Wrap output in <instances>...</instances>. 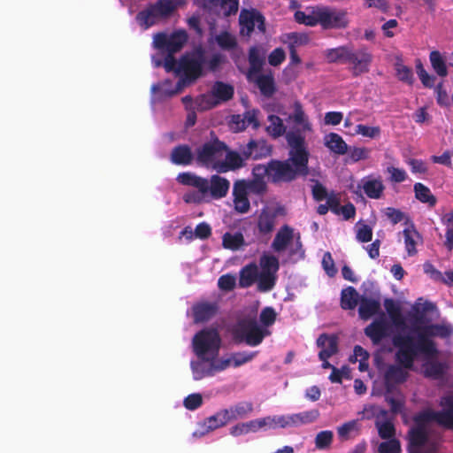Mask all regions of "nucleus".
<instances>
[{
  "label": "nucleus",
  "mask_w": 453,
  "mask_h": 453,
  "mask_svg": "<svg viewBox=\"0 0 453 453\" xmlns=\"http://www.w3.org/2000/svg\"><path fill=\"white\" fill-rule=\"evenodd\" d=\"M311 189L313 197L316 200H326L331 207L334 206L337 197L333 194H328L325 187H323L320 183L315 181L311 187Z\"/></svg>",
  "instance_id": "43"
},
{
  "label": "nucleus",
  "mask_w": 453,
  "mask_h": 453,
  "mask_svg": "<svg viewBox=\"0 0 453 453\" xmlns=\"http://www.w3.org/2000/svg\"><path fill=\"white\" fill-rule=\"evenodd\" d=\"M375 424L381 438H391L394 435L395 429L391 421L388 418V414L385 418H378V420L375 421Z\"/></svg>",
  "instance_id": "48"
},
{
  "label": "nucleus",
  "mask_w": 453,
  "mask_h": 453,
  "mask_svg": "<svg viewBox=\"0 0 453 453\" xmlns=\"http://www.w3.org/2000/svg\"><path fill=\"white\" fill-rule=\"evenodd\" d=\"M285 214L284 208L276 203H267L263 207L257 217V228L262 234L271 233L277 219Z\"/></svg>",
  "instance_id": "13"
},
{
  "label": "nucleus",
  "mask_w": 453,
  "mask_h": 453,
  "mask_svg": "<svg viewBox=\"0 0 453 453\" xmlns=\"http://www.w3.org/2000/svg\"><path fill=\"white\" fill-rule=\"evenodd\" d=\"M216 42L221 48L226 50H230L236 45L234 36L226 32L216 36Z\"/></svg>",
  "instance_id": "60"
},
{
  "label": "nucleus",
  "mask_w": 453,
  "mask_h": 453,
  "mask_svg": "<svg viewBox=\"0 0 453 453\" xmlns=\"http://www.w3.org/2000/svg\"><path fill=\"white\" fill-rule=\"evenodd\" d=\"M402 236L408 256H415L418 253L417 247L421 245L423 242L421 234L412 224L406 223Z\"/></svg>",
  "instance_id": "22"
},
{
  "label": "nucleus",
  "mask_w": 453,
  "mask_h": 453,
  "mask_svg": "<svg viewBox=\"0 0 453 453\" xmlns=\"http://www.w3.org/2000/svg\"><path fill=\"white\" fill-rule=\"evenodd\" d=\"M255 422L257 432L261 430H271L279 428L278 415L256 418Z\"/></svg>",
  "instance_id": "53"
},
{
  "label": "nucleus",
  "mask_w": 453,
  "mask_h": 453,
  "mask_svg": "<svg viewBox=\"0 0 453 453\" xmlns=\"http://www.w3.org/2000/svg\"><path fill=\"white\" fill-rule=\"evenodd\" d=\"M249 60L250 68L248 73V78L251 80L256 73H258L264 64L265 51L257 47L250 49Z\"/></svg>",
  "instance_id": "34"
},
{
  "label": "nucleus",
  "mask_w": 453,
  "mask_h": 453,
  "mask_svg": "<svg viewBox=\"0 0 453 453\" xmlns=\"http://www.w3.org/2000/svg\"><path fill=\"white\" fill-rule=\"evenodd\" d=\"M222 344L218 330L205 328L195 334L192 345L196 361L191 362L193 378L196 380L214 375V364L220 359L219 349Z\"/></svg>",
  "instance_id": "4"
},
{
  "label": "nucleus",
  "mask_w": 453,
  "mask_h": 453,
  "mask_svg": "<svg viewBox=\"0 0 453 453\" xmlns=\"http://www.w3.org/2000/svg\"><path fill=\"white\" fill-rule=\"evenodd\" d=\"M429 58L433 69L439 76L444 77L448 74L446 62L439 51H432Z\"/></svg>",
  "instance_id": "44"
},
{
  "label": "nucleus",
  "mask_w": 453,
  "mask_h": 453,
  "mask_svg": "<svg viewBox=\"0 0 453 453\" xmlns=\"http://www.w3.org/2000/svg\"><path fill=\"white\" fill-rule=\"evenodd\" d=\"M275 319L276 312L274 310L266 307L260 313L261 325H258L255 320L242 321L234 329V335L250 346H257L265 336L271 334L268 327L274 323Z\"/></svg>",
  "instance_id": "8"
},
{
  "label": "nucleus",
  "mask_w": 453,
  "mask_h": 453,
  "mask_svg": "<svg viewBox=\"0 0 453 453\" xmlns=\"http://www.w3.org/2000/svg\"><path fill=\"white\" fill-rule=\"evenodd\" d=\"M355 233L357 241L361 242H368L372 237V227L364 222H357L355 226Z\"/></svg>",
  "instance_id": "50"
},
{
  "label": "nucleus",
  "mask_w": 453,
  "mask_h": 453,
  "mask_svg": "<svg viewBox=\"0 0 453 453\" xmlns=\"http://www.w3.org/2000/svg\"><path fill=\"white\" fill-rule=\"evenodd\" d=\"M228 422L223 410L219 411L214 415L206 418L198 429L193 433V436L201 437L219 427L226 426Z\"/></svg>",
  "instance_id": "21"
},
{
  "label": "nucleus",
  "mask_w": 453,
  "mask_h": 453,
  "mask_svg": "<svg viewBox=\"0 0 453 453\" xmlns=\"http://www.w3.org/2000/svg\"><path fill=\"white\" fill-rule=\"evenodd\" d=\"M281 41L288 44L290 50H295V47L305 44L308 37L303 34L289 33L282 35Z\"/></svg>",
  "instance_id": "49"
},
{
  "label": "nucleus",
  "mask_w": 453,
  "mask_h": 453,
  "mask_svg": "<svg viewBox=\"0 0 453 453\" xmlns=\"http://www.w3.org/2000/svg\"><path fill=\"white\" fill-rule=\"evenodd\" d=\"M222 149L223 143L219 141L205 143L196 150V160L202 165L218 171L215 157L218 156L217 152H219Z\"/></svg>",
  "instance_id": "16"
},
{
  "label": "nucleus",
  "mask_w": 453,
  "mask_h": 453,
  "mask_svg": "<svg viewBox=\"0 0 453 453\" xmlns=\"http://www.w3.org/2000/svg\"><path fill=\"white\" fill-rule=\"evenodd\" d=\"M250 81H256L259 89L265 96H270L274 91L273 78L271 74L258 75L256 73Z\"/></svg>",
  "instance_id": "41"
},
{
  "label": "nucleus",
  "mask_w": 453,
  "mask_h": 453,
  "mask_svg": "<svg viewBox=\"0 0 453 453\" xmlns=\"http://www.w3.org/2000/svg\"><path fill=\"white\" fill-rule=\"evenodd\" d=\"M241 33L243 35H250L256 28L260 32L265 30L264 19L255 10H242L240 14Z\"/></svg>",
  "instance_id": "15"
},
{
  "label": "nucleus",
  "mask_w": 453,
  "mask_h": 453,
  "mask_svg": "<svg viewBox=\"0 0 453 453\" xmlns=\"http://www.w3.org/2000/svg\"><path fill=\"white\" fill-rule=\"evenodd\" d=\"M257 114V111L253 110L245 112L243 116H233L230 122L231 129L234 130V132H240L244 130L248 127L257 128L259 126Z\"/></svg>",
  "instance_id": "26"
},
{
  "label": "nucleus",
  "mask_w": 453,
  "mask_h": 453,
  "mask_svg": "<svg viewBox=\"0 0 453 453\" xmlns=\"http://www.w3.org/2000/svg\"><path fill=\"white\" fill-rule=\"evenodd\" d=\"M368 358L369 354L361 346H356L354 348L353 355L349 357L350 363L358 362V369L360 372H365L368 370Z\"/></svg>",
  "instance_id": "42"
},
{
  "label": "nucleus",
  "mask_w": 453,
  "mask_h": 453,
  "mask_svg": "<svg viewBox=\"0 0 453 453\" xmlns=\"http://www.w3.org/2000/svg\"><path fill=\"white\" fill-rule=\"evenodd\" d=\"M380 453H400L401 446L397 440L390 439L381 442L379 446Z\"/></svg>",
  "instance_id": "59"
},
{
  "label": "nucleus",
  "mask_w": 453,
  "mask_h": 453,
  "mask_svg": "<svg viewBox=\"0 0 453 453\" xmlns=\"http://www.w3.org/2000/svg\"><path fill=\"white\" fill-rule=\"evenodd\" d=\"M393 323L397 330L393 343L397 348L396 359L400 365H390L384 376L388 390L406 379L407 371L414 360L421 363L422 372L426 377L440 378L447 368L434 342L435 337H446L452 328L446 324L434 323L427 314H418L413 325L415 338L407 334V326L401 316H394Z\"/></svg>",
  "instance_id": "1"
},
{
  "label": "nucleus",
  "mask_w": 453,
  "mask_h": 453,
  "mask_svg": "<svg viewBox=\"0 0 453 453\" xmlns=\"http://www.w3.org/2000/svg\"><path fill=\"white\" fill-rule=\"evenodd\" d=\"M318 346L321 349L319 353L320 360H325L337 352V337L335 335L322 334L317 340Z\"/></svg>",
  "instance_id": "31"
},
{
  "label": "nucleus",
  "mask_w": 453,
  "mask_h": 453,
  "mask_svg": "<svg viewBox=\"0 0 453 453\" xmlns=\"http://www.w3.org/2000/svg\"><path fill=\"white\" fill-rule=\"evenodd\" d=\"M323 144L330 152L336 155H344L348 152V144L342 137L336 133H329L324 135Z\"/></svg>",
  "instance_id": "30"
},
{
  "label": "nucleus",
  "mask_w": 453,
  "mask_h": 453,
  "mask_svg": "<svg viewBox=\"0 0 453 453\" xmlns=\"http://www.w3.org/2000/svg\"><path fill=\"white\" fill-rule=\"evenodd\" d=\"M326 58L330 62H348L350 56V50L348 47H339L326 50Z\"/></svg>",
  "instance_id": "46"
},
{
  "label": "nucleus",
  "mask_w": 453,
  "mask_h": 453,
  "mask_svg": "<svg viewBox=\"0 0 453 453\" xmlns=\"http://www.w3.org/2000/svg\"><path fill=\"white\" fill-rule=\"evenodd\" d=\"M380 127L378 126H366L358 124L354 127V132L350 133L351 135H361L365 138L376 139L380 136Z\"/></svg>",
  "instance_id": "40"
},
{
  "label": "nucleus",
  "mask_w": 453,
  "mask_h": 453,
  "mask_svg": "<svg viewBox=\"0 0 453 453\" xmlns=\"http://www.w3.org/2000/svg\"><path fill=\"white\" fill-rule=\"evenodd\" d=\"M171 158L173 163L176 165H188L193 156L187 146H180L173 150Z\"/></svg>",
  "instance_id": "39"
},
{
  "label": "nucleus",
  "mask_w": 453,
  "mask_h": 453,
  "mask_svg": "<svg viewBox=\"0 0 453 453\" xmlns=\"http://www.w3.org/2000/svg\"><path fill=\"white\" fill-rule=\"evenodd\" d=\"M321 6H309L297 10L294 13L295 20L299 24L314 27L320 23Z\"/></svg>",
  "instance_id": "25"
},
{
  "label": "nucleus",
  "mask_w": 453,
  "mask_h": 453,
  "mask_svg": "<svg viewBox=\"0 0 453 453\" xmlns=\"http://www.w3.org/2000/svg\"><path fill=\"white\" fill-rule=\"evenodd\" d=\"M275 113L285 115L283 110L280 106H277L276 109L273 110V112L269 113L267 117V125H266V132L273 136V138L280 137L286 133V126L283 123V120L277 116Z\"/></svg>",
  "instance_id": "27"
},
{
  "label": "nucleus",
  "mask_w": 453,
  "mask_h": 453,
  "mask_svg": "<svg viewBox=\"0 0 453 453\" xmlns=\"http://www.w3.org/2000/svg\"><path fill=\"white\" fill-rule=\"evenodd\" d=\"M319 417L317 411L288 415H278L279 428H288L313 422Z\"/></svg>",
  "instance_id": "20"
},
{
  "label": "nucleus",
  "mask_w": 453,
  "mask_h": 453,
  "mask_svg": "<svg viewBox=\"0 0 453 453\" xmlns=\"http://www.w3.org/2000/svg\"><path fill=\"white\" fill-rule=\"evenodd\" d=\"M349 24V12L344 9L321 6L319 25L326 29H344Z\"/></svg>",
  "instance_id": "12"
},
{
  "label": "nucleus",
  "mask_w": 453,
  "mask_h": 453,
  "mask_svg": "<svg viewBox=\"0 0 453 453\" xmlns=\"http://www.w3.org/2000/svg\"><path fill=\"white\" fill-rule=\"evenodd\" d=\"M183 403L188 410H196L202 405L203 396L200 394H191L184 399Z\"/></svg>",
  "instance_id": "63"
},
{
  "label": "nucleus",
  "mask_w": 453,
  "mask_h": 453,
  "mask_svg": "<svg viewBox=\"0 0 453 453\" xmlns=\"http://www.w3.org/2000/svg\"><path fill=\"white\" fill-rule=\"evenodd\" d=\"M256 356L255 352H237L220 357L219 363L214 364V374L229 367H238L250 361Z\"/></svg>",
  "instance_id": "18"
},
{
  "label": "nucleus",
  "mask_w": 453,
  "mask_h": 453,
  "mask_svg": "<svg viewBox=\"0 0 453 453\" xmlns=\"http://www.w3.org/2000/svg\"><path fill=\"white\" fill-rule=\"evenodd\" d=\"M287 142L290 147L288 161H272L270 163L269 179L273 181L290 180L298 173H307L309 152L304 137L294 133L287 134Z\"/></svg>",
  "instance_id": "5"
},
{
  "label": "nucleus",
  "mask_w": 453,
  "mask_h": 453,
  "mask_svg": "<svg viewBox=\"0 0 453 453\" xmlns=\"http://www.w3.org/2000/svg\"><path fill=\"white\" fill-rule=\"evenodd\" d=\"M185 0H159L150 5L137 15V21L144 29L154 25L159 19L170 15L177 8L182 6Z\"/></svg>",
  "instance_id": "9"
},
{
  "label": "nucleus",
  "mask_w": 453,
  "mask_h": 453,
  "mask_svg": "<svg viewBox=\"0 0 453 453\" xmlns=\"http://www.w3.org/2000/svg\"><path fill=\"white\" fill-rule=\"evenodd\" d=\"M182 102L186 109L189 111L187 118V123L188 126H193L196 122L195 111H199L196 108V100H193L190 96H185L182 98Z\"/></svg>",
  "instance_id": "57"
},
{
  "label": "nucleus",
  "mask_w": 453,
  "mask_h": 453,
  "mask_svg": "<svg viewBox=\"0 0 453 453\" xmlns=\"http://www.w3.org/2000/svg\"><path fill=\"white\" fill-rule=\"evenodd\" d=\"M414 192L416 198L421 203L434 206L436 203V198L433 196L430 189L422 183L414 185Z\"/></svg>",
  "instance_id": "38"
},
{
  "label": "nucleus",
  "mask_w": 453,
  "mask_h": 453,
  "mask_svg": "<svg viewBox=\"0 0 453 453\" xmlns=\"http://www.w3.org/2000/svg\"><path fill=\"white\" fill-rule=\"evenodd\" d=\"M223 245L226 249L238 250L244 245V238L241 233H226L223 236Z\"/></svg>",
  "instance_id": "45"
},
{
  "label": "nucleus",
  "mask_w": 453,
  "mask_h": 453,
  "mask_svg": "<svg viewBox=\"0 0 453 453\" xmlns=\"http://www.w3.org/2000/svg\"><path fill=\"white\" fill-rule=\"evenodd\" d=\"M239 1L238 0H221L220 4H211V8H219V14L222 13L224 16H228L235 13L238 10Z\"/></svg>",
  "instance_id": "52"
},
{
  "label": "nucleus",
  "mask_w": 453,
  "mask_h": 453,
  "mask_svg": "<svg viewBox=\"0 0 453 453\" xmlns=\"http://www.w3.org/2000/svg\"><path fill=\"white\" fill-rule=\"evenodd\" d=\"M434 92L436 95V102L440 106L445 108H449L451 106V97L448 96V93L444 89L442 83H439L434 88Z\"/></svg>",
  "instance_id": "56"
},
{
  "label": "nucleus",
  "mask_w": 453,
  "mask_h": 453,
  "mask_svg": "<svg viewBox=\"0 0 453 453\" xmlns=\"http://www.w3.org/2000/svg\"><path fill=\"white\" fill-rule=\"evenodd\" d=\"M272 147L265 140L250 141L242 150L245 158L259 159L270 156Z\"/></svg>",
  "instance_id": "24"
},
{
  "label": "nucleus",
  "mask_w": 453,
  "mask_h": 453,
  "mask_svg": "<svg viewBox=\"0 0 453 453\" xmlns=\"http://www.w3.org/2000/svg\"><path fill=\"white\" fill-rule=\"evenodd\" d=\"M288 120L294 123L295 127L297 129V132L289 131L288 133L303 136L300 132H310L312 129L311 124L299 104L295 105L293 113L288 116Z\"/></svg>",
  "instance_id": "29"
},
{
  "label": "nucleus",
  "mask_w": 453,
  "mask_h": 453,
  "mask_svg": "<svg viewBox=\"0 0 453 453\" xmlns=\"http://www.w3.org/2000/svg\"><path fill=\"white\" fill-rule=\"evenodd\" d=\"M387 411L376 405H366L362 411V418L366 419L385 418Z\"/></svg>",
  "instance_id": "54"
},
{
  "label": "nucleus",
  "mask_w": 453,
  "mask_h": 453,
  "mask_svg": "<svg viewBox=\"0 0 453 453\" xmlns=\"http://www.w3.org/2000/svg\"><path fill=\"white\" fill-rule=\"evenodd\" d=\"M443 411L426 410L415 418V424L409 432L411 453H432L439 443L434 425L453 429V395L442 398Z\"/></svg>",
  "instance_id": "3"
},
{
  "label": "nucleus",
  "mask_w": 453,
  "mask_h": 453,
  "mask_svg": "<svg viewBox=\"0 0 453 453\" xmlns=\"http://www.w3.org/2000/svg\"><path fill=\"white\" fill-rule=\"evenodd\" d=\"M177 180L196 189L184 194L183 200L188 203H200L222 198L226 196L230 188V182L219 175L204 179L191 173H182L177 176Z\"/></svg>",
  "instance_id": "6"
},
{
  "label": "nucleus",
  "mask_w": 453,
  "mask_h": 453,
  "mask_svg": "<svg viewBox=\"0 0 453 453\" xmlns=\"http://www.w3.org/2000/svg\"><path fill=\"white\" fill-rule=\"evenodd\" d=\"M301 247L299 234L288 226H282L278 231L272 243V248L275 251H288L289 255L302 256Z\"/></svg>",
  "instance_id": "11"
},
{
  "label": "nucleus",
  "mask_w": 453,
  "mask_h": 453,
  "mask_svg": "<svg viewBox=\"0 0 453 453\" xmlns=\"http://www.w3.org/2000/svg\"><path fill=\"white\" fill-rule=\"evenodd\" d=\"M257 432V430L255 419L248 422L238 423L230 429V434L235 437Z\"/></svg>",
  "instance_id": "47"
},
{
  "label": "nucleus",
  "mask_w": 453,
  "mask_h": 453,
  "mask_svg": "<svg viewBox=\"0 0 453 453\" xmlns=\"http://www.w3.org/2000/svg\"><path fill=\"white\" fill-rule=\"evenodd\" d=\"M358 430V423L352 420L338 427V434L341 438L346 439L351 433Z\"/></svg>",
  "instance_id": "64"
},
{
  "label": "nucleus",
  "mask_w": 453,
  "mask_h": 453,
  "mask_svg": "<svg viewBox=\"0 0 453 453\" xmlns=\"http://www.w3.org/2000/svg\"><path fill=\"white\" fill-rule=\"evenodd\" d=\"M333 440V433L331 431L319 432L315 438L316 447L324 449L331 444Z\"/></svg>",
  "instance_id": "58"
},
{
  "label": "nucleus",
  "mask_w": 453,
  "mask_h": 453,
  "mask_svg": "<svg viewBox=\"0 0 453 453\" xmlns=\"http://www.w3.org/2000/svg\"><path fill=\"white\" fill-rule=\"evenodd\" d=\"M349 151V159L351 162H358L361 160H366L370 157V150L365 147H353Z\"/></svg>",
  "instance_id": "55"
},
{
  "label": "nucleus",
  "mask_w": 453,
  "mask_h": 453,
  "mask_svg": "<svg viewBox=\"0 0 453 453\" xmlns=\"http://www.w3.org/2000/svg\"><path fill=\"white\" fill-rule=\"evenodd\" d=\"M234 209L240 213H245L250 210V201L248 198L247 181L239 180L234 183L233 188Z\"/></svg>",
  "instance_id": "23"
},
{
  "label": "nucleus",
  "mask_w": 453,
  "mask_h": 453,
  "mask_svg": "<svg viewBox=\"0 0 453 453\" xmlns=\"http://www.w3.org/2000/svg\"><path fill=\"white\" fill-rule=\"evenodd\" d=\"M359 301L358 293L352 287H349L342 291L341 306L342 309H354Z\"/></svg>",
  "instance_id": "37"
},
{
  "label": "nucleus",
  "mask_w": 453,
  "mask_h": 453,
  "mask_svg": "<svg viewBox=\"0 0 453 453\" xmlns=\"http://www.w3.org/2000/svg\"><path fill=\"white\" fill-rule=\"evenodd\" d=\"M177 75L180 76V79L175 85H172L169 81H165L164 83L159 85H153L151 87V91L153 94V97L155 99H161L165 96H173L178 92H180L188 83L194 81L196 79H192L190 77H186L182 73H175Z\"/></svg>",
  "instance_id": "19"
},
{
  "label": "nucleus",
  "mask_w": 453,
  "mask_h": 453,
  "mask_svg": "<svg viewBox=\"0 0 453 453\" xmlns=\"http://www.w3.org/2000/svg\"><path fill=\"white\" fill-rule=\"evenodd\" d=\"M217 153L215 163L218 166V172H226L239 168L242 166L243 161L247 159L243 155L241 156L236 152L229 151L224 144L222 150Z\"/></svg>",
  "instance_id": "17"
},
{
  "label": "nucleus",
  "mask_w": 453,
  "mask_h": 453,
  "mask_svg": "<svg viewBox=\"0 0 453 453\" xmlns=\"http://www.w3.org/2000/svg\"><path fill=\"white\" fill-rule=\"evenodd\" d=\"M380 310V303L375 299H360L359 315L363 319H368L372 315L377 314Z\"/></svg>",
  "instance_id": "35"
},
{
  "label": "nucleus",
  "mask_w": 453,
  "mask_h": 453,
  "mask_svg": "<svg viewBox=\"0 0 453 453\" xmlns=\"http://www.w3.org/2000/svg\"><path fill=\"white\" fill-rule=\"evenodd\" d=\"M331 210L337 214L342 215L345 219H349L355 215V207L352 204H346L339 207L337 199L335 200L334 206L331 207Z\"/></svg>",
  "instance_id": "62"
},
{
  "label": "nucleus",
  "mask_w": 453,
  "mask_h": 453,
  "mask_svg": "<svg viewBox=\"0 0 453 453\" xmlns=\"http://www.w3.org/2000/svg\"><path fill=\"white\" fill-rule=\"evenodd\" d=\"M216 311L215 306L211 303H198L193 307L194 319L203 322L211 318Z\"/></svg>",
  "instance_id": "36"
},
{
  "label": "nucleus",
  "mask_w": 453,
  "mask_h": 453,
  "mask_svg": "<svg viewBox=\"0 0 453 453\" xmlns=\"http://www.w3.org/2000/svg\"><path fill=\"white\" fill-rule=\"evenodd\" d=\"M386 173L389 175V180L393 182H402L405 180L407 177V173L403 169L393 165L388 166Z\"/></svg>",
  "instance_id": "61"
},
{
  "label": "nucleus",
  "mask_w": 453,
  "mask_h": 453,
  "mask_svg": "<svg viewBox=\"0 0 453 453\" xmlns=\"http://www.w3.org/2000/svg\"><path fill=\"white\" fill-rule=\"evenodd\" d=\"M278 269V258L273 255L265 253L260 258L259 266L256 264H250L242 269L240 272V286L246 288L251 286L254 282H257L259 290L268 291L275 284Z\"/></svg>",
  "instance_id": "7"
},
{
  "label": "nucleus",
  "mask_w": 453,
  "mask_h": 453,
  "mask_svg": "<svg viewBox=\"0 0 453 453\" xmlns=\"http://www.w3.org/2000/svg\"><path fill=\"white\" fill-rule=\"evenodd\" d=\"M395 70L399 81L410 85L412 84L414 77L411 68L403 65L402 62H396L395 65Z\"/></svg>",
  "instance_id": "51"
},
{
  "label": "nucleus",
  "mask_w": 453,
  "mask_h": 453,
  "mask_svg": "<svg viewBox=\"0 0 453 453\" xmlns=\"http://www.w3.org/2000/svg\"><path fill=\"white\" fill-rule=\"evenodd\" d=\"M371 60V54L365 50H360L356 52L350 50L348 63L352 65L356 73H360L367 71Z\"/></svg>",
  "instance_id": "33"
},
{
  "label": "nucleus",
  "mask_w": 453,
  "mask_h": 453,
  "mask_svg": "<svg viewBox=\"0 0 453 453\" xmlns=\"http://www.w3.org/2000/svg\"><path fill=\"white\" fill-rule=\"evenodd\" d=\"M228 422L246 418L253 411V405L250 402H241L228 408L223 409Z\"/></svg>",
  "instance_id": "32"
},
{
  "label": "nucleus",
  "mask_w": 453,
  "mask_h": 453,
  "mask_svg": "<svg viewBox=\"0 0 453 453\" xmlns=\"http://www.w3.org/2000/svg\"><path fill=\"white\" fill-rule=\"evenodd\" d=\"M385 185L380 175L370 174L362 178L355 192L358 195L363 193L371 199H380L383 196Z\"/></svg>",
  "instance_id": "14"
},
{
  "label": "nucleus",
  "mask_w": 453,
  "mask_h": 453,
  "mask_svg": "<svg viewBox=\"0 0 453 453\" xmlns=\"http://www.w3.org/2000/svg\"><path fill=\"white\" fill-rule=\"evenodd\" d=\"M388 324L384 314L373 321L365 330V334L370 337L374 343H379L388 334Z\"/></svg>",
  "instance_id": "28"
},
{
  "label": "nucleus",
  "mask_w": 453,
  "mask_h": 453,
  "mask_svg": "<svg viewBox=\"0 0 453 453\" xmlns=\"http://www.w3.org/2000/svg\"><path fill=\"white\" fill-rule=\"evenodd\" d=\"M187 40L188 35L184 30H177L172 34L161 33L154 36L153 46L168 53L164 61L166 72L182 73L186 77L197 79L203 74L205 69L212 70L218 66L221 57L213 55L209 58L207 52L200 48L186 54L180 62H176L172 55L180 50Z\"/></svg>",
  "instance_id": "2"
},
{
  "label": "nucleus",
  "mask_w": 453,
  "mask_h": 453,
  "mask_svg": "<svg viewBox=\"0 0 453 453\" xmlns=\"http://www.w3.org/2000/svg\"><path fill=\"white\" fill-rule=\"evenodd\" d=\"M233 94L234 88L232 86L223 82H217L208 94L202 95L196 98V108L201 111L210 110L229 100L233 96Z\"/></svg>",
  "instance_id": "10"
}]
</instances>
